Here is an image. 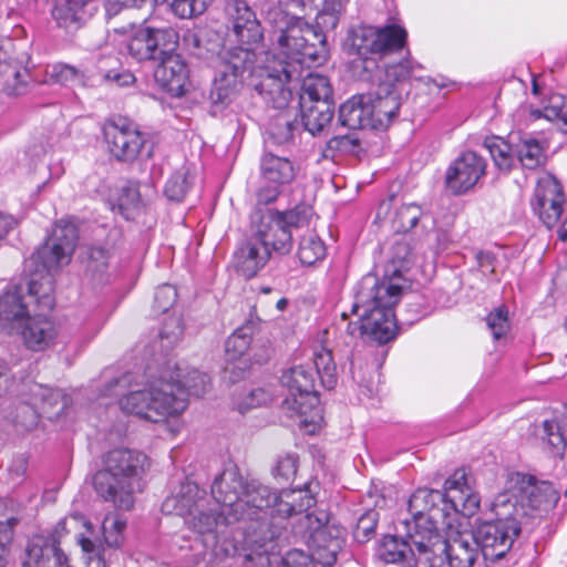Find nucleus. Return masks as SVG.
<instances>
[{"mask_svg":"<svg viewBox=\"0 0 567 567\" xmlns=\"http://www.w3.org/2000/svg\"><path fill=\"white\" fill-rule=\"evenodd\" d=\"M79 231L73 223L60 220L51 236L27 261L31 277L0 296V326L30 317L34 308L51 311L54 307L52 270L70 261Z\"/></svg>","mask_w":567,"mask_h":567,"instance_id":"nucleus-1","label":"nucleus"},{"mask_svg":"<svg viewBox=\"0 0 567 567\" xmlns=\"http://www.w3.org/2000/svg\"><path fill=\"white\" fill-rule=\"evenodd\" d=\"M181 372L182 369L172 361H167L157 377L147 368L145 388L122 394L117 389H126L132 382V374L124 373L106 384L105 394L122 395L118 403L123 412L159 422L184 412L189 395L200 398L209 390L210 380L206 373L196 369L185 375Z\"/></svg>","mask_w":567,"mask_h":567,"instance_id":"nucleus-2","label":"nucleus"},{"mask_svg":"<svg viewBox=\"0 0 567 567\" xmlns=\"http://www.w3.org/2000/svg\"><path fill=\"white\" fill-rule=\"evenodd\" d=\"M312 216L309 205H297L284 212L269 209L261 215L254 233L234 252L236 271L250 279L265 267L271 250L280 255L290 252L293 231L308 227Z\"/></svg>","mask_w":567,"mask_h":567,"instance_id":"nucleus-3","label":"nucleus"},{"mask_svg":"<svg viewBox=\"0 0 567 567\" xmlns=\"http://www.w3.org/2000/svg\"><path fill=\"white\" fill-rule=\"evenodd\" d=\"M271 25V43L278 65L288 78H301L303 68L323 64L329 56L327 34L302 17L290 14L280 7L267 12Z\"/></svg>","mask_w":567,"mask_h":567,"instance_id":"nucleus-4","label":"nucleus"},{"mask_svg":"<svg viewBox=\"0 0 567 567\" xmlns=\"http://www.w3.org/2000/svg\"><path fill=\"white\" fill-rule=\"evenodd\" d=\"M316 503L312 483L305 484L303 488L282 489L277 493L260 482L250 480L240 502L234 507L233 520H254L262 514H269L268 539L287 540L290 519L305 517L310 522L309 509Z\"/></svg>","mask_w":567,"mask_h":567,"instance_id":"nucleus-5","label":"nucleus"},{"mask_svg":"<svg viewBox=\"0 0 567 567\" xmlns=\"http://www.w3.org/2000/svg\"><path fill=\"white\" fill-rule=\"evenodd\" d=\"M401 293L400 286L380 281L372 274L363 276L355 287L350 311L358 316L367 337L378 344H385L396 337L398 324L393 308Z\"/></svg>","mask_w":567,"mask_h":567,"instance_id":"nucleus-6","label":"nucleus"},{"mask_svg":"<svg viewBox=\"0 0 567 567\" xmlns=\"http://www.w3.org/2000/svg\"><path fill=\"white\" fill-rule=\"evenodd\" d=\"M492 511L495 518L477 523L472 530L486 567L507 556L522 532L524 517L522 508L512 505L508 494H498L492 504Z\"/></svg>","mask_w":567,"mask_h":567,"instance_id":"nucleus-7","label":"nucleus"},{"mask_svg":"<svg viewBox=\"0 0 567 567\" xmlns=\"http://www.w3.org/2000/svg\"><path fill=\"white\" fill-rule=\"evenodd\" d=\"M447 498L439 489L417 488L409 499V512L412 519H405L410 530L414 533L413 542L420 548L441 546L439 524L445 525L449 518Z\"/></svg>","mask_w":567,"mask_h":567,"instance_id":"nucleus-8","label":"nucleus"},{"mask_svg":"<svg viewBox=\"0 0 567 567\" xmlns=\"http://www.w3.org/2000/svg\"><path fill=\"white\" fill-rule=\"evenodd\" d=\"M316 373L311 364L293 365L285 370L280 382L288 390L289 395L282 404L299 415H307L319 405L316 391Z\"/></svg>","mask_w":567,"mask_h":567,"instance_id":"nucleus-9","label":"nucleus"},{"mask_svg":"<svg viewBox=\"0 0 567 567\" xmlns=\"http://www.w3.org/2000/svg\"><path fill=\"white\" fill-rule=\"evenodd\" d=\"M502 494H508L512 505L520 507L524 516L527 514V508L546 509L555 505L558 499L551 484L538 483L534 476L518 472L508 476Z\"/></svg>","mask_w":567,"mask_h":567,"instance_id":"nucleus-10","label":"nucleus"},{"mask_svg":"<svg viewBox=\"0 0 567 567\" xmlns=\"http://www.w3.org/2000/svg\"><path fill=\"white\" fill-rule=\"evenodd\" d=\"M414 533L410 525L402 522L401 529L396 535H385L378 549L381 560L386 564H398L402 567H416L419 563H429L433 558V549L437 545L429 548H420L413 542Z\"/></svg>","mask_w":567,"mask_h":567,"instance_id":"nucleus-11","label":"nucleus"},{"mask_svg":"<svg viewBox=\"0 0 567 567\" xmlns=\"http://www.w3.org/2000/svg\"><path fill=\"white\" fill-rule=\"evenodd\" d=\"M251 75L259 78V81L255 83V90L267 105L276 110H284L292 99V92L287 84L301 79L286 76V72L281 71V65H278L276 56L267 58L264 65H254Z\"/></svg>","mask_w":567,"mask_h":567,"instance_id":"nucleus-12","label":"nucleus"},{"mask_svg":"<svg viewBox=\"0 0 567 567\" xmlns=\"http://www.w3.org/2000/svg\"><path fill=\"white\" fill-rule=\"evenodd\" d=\"M251 75L259 78V81L255 83V90L267 105L276 110H284L292 99V92L287 84L301 79L286 76V72L281 71V65H278L276 56L267 58L264 65H254Z\"/></svg>","mask_w":567,"mask_h":567,"instance_id":"nucleus-13","label":"nucleus"},{"mask_svg":"<svg viewBox=\"0 0 567 567\" xmlns=\"http://www.w3.org/2000/svg\"><path fill=\"white\" fill-rule=\"evenodd\" d=\"M103 134L110 153L120 162L135 161L145 143L137 126L124 117L109 120Z\"/></svg>","mask_w":567,"mask_h":567,"instance_id":"nucleus-14","label":"nucleus"},{"mask_svg":"<svg viewBox=\"0 0 567 567\" xmlns=\"http://www.w3.org/2000/svg\"><path fill=\"white\" fill-rule=\"evenodd\" d=\"M218 56L219 64L213 82L239 93L245 74H252L254 72L255 51L248 47H233L221 50Z\"/></svg>","mask_w":567,"mask_h":567,"instance_id":"nucleus-15","label":"nucleus"},{"mask_svg":"<svg viewBox=\"0 0 567 567\" xmlns=\"http://www.w3.org/2000/svg\"><path fill=\"white\" fill-rule=\"evenodd\" d=\"M565 203L563 187L555 177L545 176L538 179L530 206L547 228L554 227L559 221Z\"/></svg>","mask_w":567,"mask_h":567,"instance_id":"nucleus-16","label":"nucleus"},{"mask_svg":"<svg viewBox=\"0 0 567 567\" xmlns=\"http://www.w3.org/2000/svg\"><path fill=\"white\" fill-rule=\"evenodd\" d=\"M318 527L311 534V559L322 567H333L339 558H344V530L329 525H321L317 518Z\"/></svg>","mask_w":567,"mask_h":567,"instance_id":"nucleus-17","label":"nucleus"},{"mask_svg":"<svg viewBox=\"0 0 567 567\" xmlns=\"http://www.w3.org/2000/svg\"><path fill=\"white\" fill-rule=\"evenodd\" d=\"M486 161L475 152L462 153L449 167L445 176L446 187L454 195L472 189L485 175Z\"/></svg>","mask_w":567,"mask_h":567,"instance_id":"nucleus-18","label":"nucleus"},{"mask_svg":"<svg viewBox=\"0 0 567 567\" xmlns=\"http://www.w3.org/2000/svg\"><path fill=\"white\" fill-rule=\"evenodd\" d=\"M367 103L373 117L374 130H385L401 106V92L394 83L380 81L377 86L365 94Z\"/></svg>","mask_w":567,"mask_h":567,"instance_id":"nucleus-19","label":"nucleus"},{"mask_svg":"<svg viewBox=\"0 0 567 567\" xmlns=\"http://www.w3.org/2000/svg\"><path fill=\"white\" fill-rule=\"evenodd\" d=\"M225 14L238 42L250 45L262 39L261 25L246 0H226Z\"/></svg>","mask_w":567,"mask_h":567,"instance_id":"nucleus-20","label":"nucleus"},{"mask_svg":"<svg viewBox=\"0 0 567 567\" xmlns=\"http://www.w3.org/2000/svg\"><path fill=\"white\" fill-rule=\"evenodd\" d=\"M441 546L433 549V559L444 554L445 558H440L439 564H445L446 567H475L482 558L481 549L471 534H461L452 540H446L441 534Z\"/></svg>","mask_w":567,"mask_h":567,"instance_id":"nucleus-21","label":"nucleus"},{"mask_svg":"<svg viewBox=\"0 0 567 567\" xmlns=\"http://www.w3.org/2000/svg\"><path fill=\"white\" fill-rule=\"evenodd\" d=\"M93 487L101 498L120 509L128 511L134 505L135 484L127 478L102 468L93 476Z\"/></svg>","mask_w":567,"mask_h":567,"instance_id":"nucleus-22","label":"nucleus"},{"mask_svg":"<svg viewBox=\"0 0 567 567\" xmlns=\"http://www.w3.org/2000/svg\"><path fill=\"white\" fill-rule=\"evenodd\" d=\"M249 481L243 477L236 465L229 464L215 477L212 496L233 517L234 507L240 502Z\"/></svg>","mask_w":567,"mask_h":567,"instance_id":"nucleus-23","label":"nucleus"},{"mask_svg":"<svg viewBox=\"0 0 567 567\" xmlns=\"http://www.w3.org/2000/svg\"><path fill=\"white\" fill-rule=\"evenodd\" d=\"M154 70L156 83L172 96H183L189 85V71L179 54L166 55Z\"/></svg>","mask_w":567,"mask_h":567,"instance_id":"nucleus-24","label":"nucleus"},{"mask_svg":"<svg viewBox=\"0 0 567 567\" xmlns=\"http://www.w3.org/2000/svg\"><path fill=\"white\" fill-rule=\"evenodd\" d=\"M147 457L145 454L124 447L109 451L103 458V470L120 475L136 484L144 472Z\"/></svg>","mask_w":567,"mask_h":567,"instance_id":"nucleus-25","label":"nucleus"},{"mask_svg":"<svg viewBox=\"0 0 567 567\" xmlns=\"http://www.w3.org/2000/svg\"><path fill=\"white\" fill-rule=\"evenodd\" d=\"M95 11L94 0H56L51 13L59 27L78 30L94 16Z\"/></svg>","mask_w":567,"mask_h":567,"instance_id":"nucleus-26","label":"nucleus"},{"mask_svg":"<svg viewBox=\"0 0 567 567\" xmlns=\"http://www.w3.org/2000/svg\"><path fill=\"white\" fill-rule=\"evenodd\" d=\"M204 495L205 491L200 489L197 484L189 481L183 482L177 492L164 499L162 512L168 515L192 517L198 511Z\"/></svg>","mask_w":567,"mask_h":567,"instance_id":"nucleus-27","label":"nucleus"},{"mask_svg":"<svg viewBox=\"0 0 567 567\" xmlns=\"http://www.w3.org/2000/svg\"><path fill=\"white\" fill-rule=\"evenodd\" d=\"M197 514L186 518V524L194 532L210 538L216 544L220 534H224L229 524L235 523L228 511L224 507L209 508V511L199 509Z\"/></svg>","mask_w":567,"mask_h":567,"instance_id":"nucleus-28","label":"nucleus"},{"mask_svg":"<svg viewBox=\"0 0 567 567\" xmlns=\"http://www.w3.org/2000/svg\"><path fill=\"white\" fill-rule=\"evenodd\" d=\"M49 312L34 308L31 316L25 318L28 320L22 337L27 347L33 351L44 350L56 336L53 322L47 318Z\"/></svg>","mask_w":567,"mask_h":567,"instance_id":"nucleus-29","label":"nucleus"},{"mask_svg":"<svg viewBox=\"0 0 567 567\" xmlns=\"http://www.w3.org/2000/svg\"><path fill=\"white\" fill-rule=\"evenodd\" d=\"M61 551L54 534H37L28 540L21 556V565L22 567H47Z\"/></svg>","mask_w":567,"mask_h":567,"instance_id":"nucleus-30","label":"nucleus"},{"mask_svg":"<svg viewBox=\"0 0 567 567\" xmlns=\"http://www.w3.org/2000/svg\"><path fill=\"white\" fill-rule=\"evenodd\" d=\"M365 94L354 95L339 107L338 121L349 130H374L373 117L370 113Z\"/></svg>","mask_w":567,"mask_h":567,"instance_id":"nucleus-31","label":"nucleus"},{"mask_svg":"<svg viewBox=\"0 0 567 567\" xmlns=\"http://www.w3.org/2000/svg\"><path fill=\"white\" fill-rule=\"evenodd\" d=\"M260 175L267 184L285 186L295 181L297 168L287 157L265 153L260 158Z\"/></svg>","mask_w":567,"mask_h":567,"instance_id":"nucleus-32","label":"nucleus"},{"mask_svg":"<svg viewBox=\"0 0 567 567\" xmlns=\"http://www.w3.org/2000/svg\"><path fill=\"white\" fill-rule=\"evenodd\" d=\"M301 123L306 131L316 135L324 130L333 118L334 101H318V103H299Z\"/></svg>","mask_w":567,"mask_h":567,"instance_id":"nucleus-33","label":"nucleus"},{"mask_svg":"<svg viewBox=\"0 0 567 567\" xmlns=\"http://www.w3.org/2000/svg\"><path fill=\"white\" fill-rule=\"evenodd\" d=\"M514 151L516 161L527 169H535L546 162L545 146L529 134L515 136Z\"/></svg>","mask_w":567,"mask_h":567,"instance_id":"nucleus-34","label":"nucleus"},{"mask_svg":"<svg viewBox=\"0 0 567 567\" xmlns=\"http://www.w3.org/2000/svg\"><path fill=\"white\" fill-rule=\"evenodd\" d=\"M318 101H334L333 90L326 75L309 73L302 80L299 103H318Z\"/></svg>","mask_w":567,"mask_h":567,"instance_id":"nucleus-35","label":"nucleus"},{"mask_svg":"<svg viewBox=\"0 0 567 567\" xmlns=\"http://www.w3.org/2000/svg\"><path fill=\"white\" fill-rule=\"evenodd\" d=\"M515 135H509L508 141L501 137L485 138L483 146L489 152L495 166L503 172H509L516 161L514 151Z\"/></svg>","mask_w":567,"mask_h":567,"instance_id":"nucleus-36","label":"nucleus"},{"mask_svg":"<svg viewBox=\"0 0 567 567\" xmlns=\"http://www.w3.org/2000/svg\"><path fill=\"white\" fill-rule=\"evenodd\" d=\"M316 3L318 12L316 14V29L324 34L329 30H334L344 12V3L342 0H310Z\"/></svg>","mask_w":567,"mask_h":567,"instance_id":"nucleus-37","label":"nucleus"},{"mask_svg":"<svg viewBox=\"0 0 567 567\" xmlns=\"http://www.w3.org/2000/svg\"><path fill=\"white\" fill-rule=\"evenodd\" d=\"M150 37V25H138L136 30L128 35L125 44L126 51L138 62L155 60L156 55H154Z\"/></svg>","mask_w":567,"mask_h":567,"instance_id":"nucleus-38","label":"nucleus"},{"mask_svg":"<svg viewBox=\"0 0 567 567\" xmlns=\"http://www.w3.org/2000/svg\"><path fill=\"white\" fill-rule=\"evenodd\" d=\"M85 74L79 68L56 62L48 64L44 73V83L60 84L62 86H73L83 83Z\"/></svg>","mask_w":567,"mask_h":567,"instance_id":"nucleus-39","label":"nucleus"},{"mask_svg":"<svg viewBox=\"0 0 567 567\" xmlns=\"http://www.w3.org/2000/svg\"><path fill=\"white\" fill-rule=\"evenodd\" d=\"M375 54L385 55L400 51L406 43L408 33L400 25L391 24L384 28H377Z\"/></svg>","mask_w":567,"mask_h":567,"instance_id":"nucleus-40","label":"nucleus"},{"mask_svg":"<svg viewBox=\"0 0 567 567\" xmlns=\"http://www.w3.org/2000/svg\"><path fill=\"white\" fill-rule=\"evenodd\" d=\"M255 333V326L252 323L243 324L237 328L225 342V352L228 361H236L240 359L248 351L252 336Z\"/></svg>","mask_w":567,"mask_h":567,"instance_id":"nucleus-41","label":"nucleus"},{"mask_svg":"<svg viewBox=\"0 0 567 567\" xmlns=\"http://www.w3.org/2000/svg\"><path fill=\"white\" fill-rule=\"evenodd\" d=\"M298 258L302 265L312 266L326 256V245L312 230L300 236Z\"/></svg>","mask_w":567,"mask_h":567,"instance_id":"nucleus-42","label":"nucleus"},{"mask_svg":"<svg viewBox=\"0 0 567 567\" xmlns=\"http://www.w3.org/2000/svg\"><path fill=\"white\" fill-rule=\"evenodd\" d=\"M151 43L153 47L155 60H162L166 55L177 54L178 33L173 28H153L151 27Z\"/></svg>","mask_w":567,"mask_h":567,"instance_id":"nucleus-43","label":"nucleus"},{"mask_svg":"<svg viewBox=\"0 0 567 567\" xmlns=\"http://www.w3.org/2000/svg\"><path fill=\"white\" fill-rule=\"evenodd\" d=\"M313 371L316 379L319 378L321 385L326 389H333L338 381L337 367L333 362L332 352L322 348L313 355Z\"/></svg>","mask_w":567,"mask_h":567,"instance_id":"nucleus-44","label":"nucleus"},{"mask_svg":"<svg viewBox=\"0 0 567 567\" xmlns=\"http://www.w3.org/2000/svg\"><path fill=\"white\" fill-rule=\"evenodd\" d=\"M142 208V199L137 183L127 182L121 189L117 198V209L126 219H135Z\"/></svg>","mask_w":567,"mask_h":567,"instance_id":"nucleus-45","label":"nucleus"},{"mask_svg":"<svg viewBox=\"0 0 567 567\" xmlns=\"http://www.w3.org/2000/svg\"><path fill=\"white\" fill-rule=\"evenodd\" d=\"M377 39V28L371 25H360L349 34L351 49L358 55L375 54Z\"/></svg>","mask_w":567,"mask_h":567,"instance_id":"nucleus-46","label":"nucleus"},{"mask_svg":"<svg viewBox=\"0 0 567 567\" xmlns=\"http://www.w3.org/2000/svg\"><path fill=\"white\" fill-rule=\"evenodd\" d=\"M422 65L412 61L411 59H403L398 63L388 64L384 69V80L394 83L399 90V85L412 78L421 79L416 74L417 70H421Z\"/></svg>","mask_w":567,"mask_h":567,"instance_id":"nucleus-47","label":"nucleus"},{"mask_svg":"<svg viewBox=\"0 0 567 567\" xmlns=\"http://www.w3.org/2000/svg\"><path fill=\"white\" fill-rule=\"evenodd\" d=\"M537 435L550 449L554 454H563L566 440L560 425L556 420H545L537 431Z\"/></svg>","mask_w":567,"mask_h":567,"instance_id":"nucleus-48","label":"nucleus"},{"mask_svg":"<svg viewBox=\"0 0 567 567\" xmlns=\"http://www.w3.org/2000/svg\"><path fill=\"white\" fill-rule=\"evenodd\" d=\"M480 496L473 489L466 492H460L457 495H453L452 498H447V513L449 516L452 513H462V515L471 517L480 508Z\"/></svg>","mask_w":567,"mask_h":567,"instance_id":"nucleus-49","label":"nucleus"},{"mask_svg":"<svg viewBox=\"0 0 567 567\" xmlns=\"http://www.w3.org/2000/svg\"><path fill=\"white\" fill-rule=\"evenodd\" d=\"M272 401V393L265 388H254L244 391L235 398L234 403L240 413L262 406Z\"/></svg>","mask_w":567,"mask_h":567,"instance_id":"nucleus-50","label":"nucleus"},{"mask_svg":"<svg viewBox=\"0 0 567 567\" xmlns=\"http://www.w3.org/2000/svg\"><path fill=\"white\" fill-rule=\"evenodd\" d=\"M126 520L118 515H107L102 524L105 544L111 548H118L124 542Z\"/></svg>","mask_w":567,"mask_h":567,"instance_id":"nucleus-51","label":"nucleus"},{"mask_svg":"<svg viewBox=\"0 0 567 567\" xmlns=\"http://www.w3.org/2000/svg\"><path fill=\"white\" fill-rule=\"evenodd\" d=\"M188 175L187 169H181L172 174L164 188V194L168 200L179 203L185 198L192 186Z\"/></svg>","mask_w":567,"mask_h":567,"instance_id":"nucleus-52","label":"nucleus"},{"mask_svg":"<svg viewBox=\"0 0 567 567\" xmlns=\"http://www.w3.org/2000/svg\"><path fill=\"white\" fill-rule=\"evenodd\" d=\"M239 93H236L229 87L221 86L220 84H215L213 82L212 89L208 95L209 101V113L214 116L223 113L237 97Z\"/></svg>","mask_w":567,"mask_h":567,"instance_id":"nucleus-53","label":"nucleus"},{"mask_svg":"<svg viewBox=\"0 0 567 567\" xmlns=\"http://www.w3.org/2000/svg\"><path fill=\"white\" fill-rule=\"evenodd\" d=\"M298 462V455L295 453L279 455L272 470L275 480L279 484L290 482L297 474Z\"/></svg>","mask_w":567,"mask_h":567,"instance_id":"nucleus-54","label":"nucleus"},{"mask_svg":"<svg viewBox=\"0 0 567 567\" xmlns=\"http://www.w3.org/2000/svg\"><path fill=\"white\" fill-rule=\"evenodd\" d=\"M312 564L311 554L307 555L298 549L289 550L284 556L268 557V567H312Z\"/></svg>","mask_w":567,"mask_h":567,"instance_id":"nucleus-55","label":"nucleus"},{"mask_svg":"<svg viewBox=\"0 0 567 567\" xmlns=\"http://www.w3.org/2000/svg\"><path fill=\"white\" fill-rule=\"evenodd\" d=\"M379 514L374 509L363 513L355 525L353 537L358 543H367L375 535Z\"/></svg>","mask_w":567,"mask_h":567,"instance_id":"nucleus-56","label":"nucleus"},{"mask_svg":"<svg viewBox=\"0 0 567 567\" xmlns=\"http://www.w3.org/2000/svg\"><path fill=\"white\" fill-rule=\"evenodd\" d=\"M358 146V138L350 135L334 136L327 142L322 151V157L333 159L338 153H353Z\"/></svg>","mask_w":567,"mask_h":567,"instance_id":"nucleus-57","label":"nucleus"},{"mask_svg":"<svg viewBox=\"0 0 567 567\" xmlns=\"http://www.w3.org/2000/svg\"><path fill=\"white\" fill-rule=\"evenodd\" d=\"M423 209L415 203L403 204L396 210V221L399 229L403 233L412 230L423 216Z\"/></svg>","mask_w":567,"mask_h":567,"instance_id":"nucleus-58","label":"nucleus"},{"mask_svg":"<svg viewBox=\"0 0 567 567\" xmlns=\"http://www.w3.org/2000/svg\"><path fill=\"white\" fill-rule=\"evenodd\" d=\"M79 544L85 554V567H106L104 547L100 542L82 536Z\"/></svg>","mask_w":567,"mask_h":567,"instance_id":"nucleus-59","label":"nucleus"},{"mask_svg":"<svg viewBox=\"0 0 567 567\" xmlns=\"http://www.w3.org/2000/svg\"><path fill=\"white\" fill-rule=\"evenodd\" d=\"M537 117L544 116L547 120L561 121L560 130L567 132V99L560 95L553 96L548 106L544 107L543 111L535 113Z\"/></svg>","mask_w":567,"mask_h":567,"instance_id":"nucleus-60","label":"nucleus"},{"mask_svg":"<svg viewBox=\"0 0 567 567\" xmlns=\"http://www.w3.org/2000/svg\"><path fill=\"white\" fill-rule=\"evenodd\" d=\"M486 324L495 340L503 338L509 329L507 308L505 306H501L489 312L486 317Z\"/></svg>","mask_w":567,"mask_h":567,"instance_id":"nucleus-61","label":"nucleus"},{"mask_svg":"<svg viewBox=\"0 0 567 567\" xmlns=\"http://www.w3.org/2000/svg\"><path fill=\"white\" fill-rule=\"evenodd\" d=\"M177 300V290L174 286L165 284L155 290L153 310L156 313L167 312Z\"/></svg>","mask_w":567,"mask_h":567,"instance_id":"nucleus-62","label":"nucleus"},{"mask_svg":"<svg viewBox=\"0 0 567 567\" xmlns=\"http://www.w3.org/2000/svg\"><path fill=\"white\" fill-rule=\"evenodd\" d=\"M212 0H173L172 9L179 18H192L202 14Z\"/></svg>","mask_w":567,"mask_h":567,"instance_id":"nucleus-63","label":"nucleus"},{"mask_svg":"<svg viewBox=\"0 0 567 567\" xmlns=\"http://www.w3.org/2000/svg\"><path fill=\"white\" fill-rule=\"evenodd\" d=\"M87 255V271L93 275L102 274L109 266L110 250L102 246H91L86 250Z\"/></svg>","mask_w":567,"mask_h":567,"instance_id":"nucleus-64","label":"nucleus"}]
</instances>
